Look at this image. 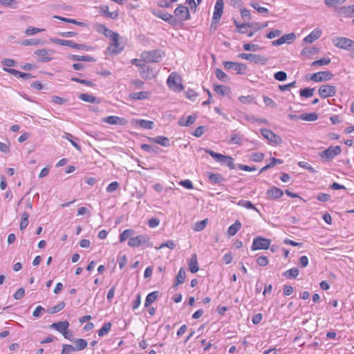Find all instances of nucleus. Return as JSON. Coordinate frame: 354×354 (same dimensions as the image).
<instances>
[{"label": "nucleus", "mask_w": 354, "mask_h": 354, "mask_svg": "<svg viewBox=\"0 0 354 354\" xmlns=\"http://www.w3.org/2000/svg\"><path fill=\"white\" fill-rule=\"evenodd\" d=\"M73 351H75L73 346L70 344H64L62 346L61 354H71Z\"/></svg>", "instance_id": "61"}, {"label": "nucleus", "mask_w": 354, "mask_h": 354, "mask_svg": "<svg viewBox=\"0 0 354 354\" xmlns=\"http://www.w3.org/2000/svg\"><path fill=\"white\" fill-rule=\"evenodd\" d=\"M223 8H224L223 0H216L215 6H214L212 19V24L218 23V21L221 19V17L223 15Z\"/></svg>", "instance_id": "9"}, {"label": "nucleus", "mask_w": 354, "mask_h": 354, "mask_svg": "<svg viewBox=\"0 0 354 354\" xmlns=\"http://www.w3.org/2000/svg\"><path fill=\"white\" fill-rule=\"evenodd\" d=\"M0 3L6 7L16 8L17 1L15 0H0Z\"/></svg>", "instance_id": "55"}, {"label": "nucleus", "mask_w": 354, "mask_h": 354, "mask_svg": "<svg viewBox=\"0 0 354 354\" xmlns=\"http://www.w3.org/2000/svg\"><path fill=\"white\" fill-rule=\"evenodd\" d=\"M71 59L76 61H83V62H92L93 58L89 55H73L71 57Z\"/></svg>", "instance_id": "50"}, {"label": "nucleus", "mask_w": 354, "mask_h": 354, "mask_svg": "<svg viewBox=\"0 0 354 354\" xmlns=\"http://www.w3.org/2000/svg\"><path fill=\"white\" fill-rule=\"evenodd\" d=\"M317 51H318V49L315 47H311V48L306 47V48H304L301 50V53L302 55L308 56V55H313V54L316 53Z\"/></svg>", "instance_id": "54"}, {"label": "nucleus", "mask_w": 354, "mask_h": 354, "mask_svg": "<svg viewBox=\"0 0 354 354\" xmlns=\"http://www.w3.org/2000/svg\"><path fill=\"white\" fill-rule=\"evenodd\" d=\"M185 96L187 99L192 101H195L198 97V94L195 91L192 89H188L185 93Z\"/></svg>", "instance_id": "58"}, {"label": "nucleus", "mask_w": 354, "mask_h": 354, "mask_svg": "<svg viewBox=\"0 0 354 354\" xmlns=\"http://www.w3.org/2000/svg\"><path fill=\"white\" fill-rule=\"evenodd\" d=\"M341 151L342 150L339 146L330 147L327 149L321 151L319 156L322 158L330 160L339 155Z\"/></svg>", "instance_id": "13"}, {"label": "nucleus", "mask_w": 354, "mask_h": 354, "mask_svg": "<svg viewBox=\"0 0 354 354\" xmlns=\"http://www.w3.org/2000/svg\"><path fill=\"white\" fill-rule=\"evenodd\" d=\"M254 98L252 95L243 96L241 95L239 97V101L244 104H250L252 102Z\"/></svg>", "instance_id": "59"}, {"label": "nucleus", "mask_w": 354, "mask_h": 354, "mask_svg": "<svg viewBox=\"0 0 354 354\" xmlns=\"http://www.w3.org/2000/svg\"><path fill=\"white\" fill-rule=\"evenodd\" d=\"M206 152L211 157H212L217 162L227 166L230 169H235L234 159L232 157L224 156L223 154L214 152V151L209 149L206 150Z\"/></svg>", "instance_id": "1"}, {"label": "nucleus", "mask_w": 354, "mask_h": 354, "mask_svg": "<svg viewBox=\"0 0 354 354\" xmlns=\"http://www.w3.org/2000/svg\"><path fill=\"white\" fill-rule=\"evenodd\" d=\"M155 15L162 20L171 24H174L176 23L175 17L166 12L164 11H158V12L155 13Z\"/></svg>", "instance_id": "23"}, {"label": "nucleus", "mask_w": 354, "mask_h": 354, "mask_svg": "<svg viewBox=\"0 0 354 354\" xmlns=\"http://www.w3.org/2000/svg\"><path fill=\"white\" fill-rule=\"evenodd\" d=\"M330 59L329 57H322L320 59L314 61L312 62L311 66H322V65H327L330 64Z\"/></svg>", "instance_id": "48"}, {"label": "nucleus", "mask_w": 354, "mask_h": 354, "mask_svg": "<svg viewBox=\"0 0 354 354\" xmlns=\"http://www.w3.org/2000/svg\"><path fill=\"white\" fill-rule=\"evenodd\" d=\"M111 328V324L110 322L105 323L102 327L98 330V335L100 337H103L106 334H107Z\"/></svg>", "instance_id": "45"}, {"label": "nucleus", "mask_w": 354, "mask_h": 354, "mask_svg": "<svg viewBox=\"0 0 354 354\" xmlns=\"http://www.w3.org/2000/svg\"><path fill=\"white\" fill-rule=\"evenodd\" d=\"M206 225H207L206 219L201 221H198L195 223L193 229L196 232H200L205 227Z\"/></svg>", "instance_id": "53"}, {"label": "nucleus", "mask_w": 354, "mask_h": 354, "mask_svg": "<svg viewBox=\"0 0 354 354\" xmlns=\"http://www.w3.org/2000/svg\"><path fill=\"white\" fill-rule=\"evenodd\" d=\"M174 14L175 16L182 21L189 20L191 18L189 8L182 4L178 5L175 9Z\"/></svg>", "instance_id": "10"}, {"label": "nucleus", "mask_w": 354, "mask_h": 354, "mask_svg": "<svg viewBox=\"0 0 354 354\" xmlns=\"http://www.w3.org/2000/svg\"><path fill=\"white\" fill-rule=\"evenodd\" d=\"M238 205L248 209L257 210L255 206L249 201L241 200L239 201Z\"/></svg>", "instance_id": "49"}, {"label": "nucleus", "mask_w": 354, "mask_h": 354, "mask_svg": "<svg viewBox=\"0 0 354 354\" xmlns=\"http://www.w3.org/2000/svg\"><path fill=\"white\" fill-rule=\"evenodd\" d=\"M262 136L267 139L271 145H277L281 142V138L268 129H262L261 130Z\"/></svg>", "instance_id": "11"}, {"label": "nucleus", "mask_w": 354, "mask_h": 354, "mask_svg": "<svg viewBox=\"0 0 354 354\" xmlns=\"http://www.w3.org/2000/svg\"><path fill=\"white\" fill-rule=\"evenodd\" d=\"M196 120V115H190L187 118H181L178 121V124L181 127H189Z\"/></svg>", "instance_id": "27"}, {"label": "nucleus", "mask_w": 354, "mask_h": 354, "mask_svg": "<svg viewBox=\"0 0 354 354\" xmlns=\"http://www.w3.org/2000/svg\"><path fill=\"white\" fill-rule=\"evenodd\" d=\"M21 44L23 46H37L43 44L44 41L40 39H27L23 40Z\"/></svg>", "instance_id": "40"}, {"label": "nucleus", "mask_w": 354, "mask_h": 354, "mask_svg": "<svg viewBox=\"0 0 354 354\" xmlns=\"http://www.w3.org/2000/svg\"><path fill=\"white\" fill-rule=\"evenodd\" d=\"M158 295V292L153 291L147 295L145 301V306L149 307L153 302L156 301Z\"/></svg>", "instance_id": "37"}, {"label": "nucleus", "mask_w": 354, "mask_h": 354, "mask_svg": "<svg viewBox=\"0 0 354 354\" xmlns=\"http://www.w3.org/2000/svg\"><path fill=\"white\" fill-rule=\"evenodd\" d=\"M134 234V232L133 230L127 229L124 230L121 234L120 235V241L124 242L126 241L128 238L130 239V237H132L131 236Z\"/></svg>", "instance_id": "44"}, {"label": "nucleus", "mask_w": 354, "mask_h": 354, "mask_svg": "<svg viewBox=\"0 0 354 354\" xmlns=\"http://www.w3.org/2000/svg\"><path fill=\"white\" fill-rule=\"evenodd\" d=\"M208 179L213 185L220 184L224 180L223 176L219 174H209L208 175Z\"/></svg>", "instance_id": "31"}, {"label": "nucleus", "mask_w": 354, "mask_h": 354, "mask_svg": "<svg viewBox=\"0 0 354 354\" xmlns=\"http://www.w3.org/2000/svg\"><path fill=\"white\" fill-rule=\"evenodd\" d=\"M281 39H283V42L284 44L287 43V44H290L292 43L296 38L295 37V35L294 33H290V34H286L282 37H281Z\"/></svg>", "instance_id": "60"}, {"label": "nucleus", "mask_w": 354, "mask_h": 354, "mask_svg": "<svg viewBox=\"0 0 354 354\" xmlns=\"http://www.w3.org/2000/svg\"><path fill=\"white\" fill-rule=\"evenodd\" d=\"M74 348L75 351H82L84 350L88 345V342L84 339H77L74 341Z\"/></svg>", "instance_id": "30"}, {"label": "nucleus", "mask_w": 354, "mask_h": 354, "mask_svg": "<svg viewBox=\"0 0 354 354\" xmlns=\"http://www.w3.org/2000/svg\"><path fill=\"white\" fill-rule=\"evenodd\" d=\"M333 77V75L330 71H321L313 73L310 77V80L315 82H320L330 80Z\"/></svg>", "instance_id": "15"}, {"label": "nucleus", "mask_w": 354, "mask_h": 354, "mask_svg": "<svg viewBox=\"0 0 354 354\" xmlns=\"http://www.w3.org/2000/svg\"><path fill=\"white\" fill-rule=\"evenodd\" d=\"M227 89V87L225 86H223V85L215 86L214 88V91L217 94L223 95V96L225 95Z\"/></svg>", "instance_id": "64"}, {"label": "nucleus", "mask_w": 354, "mask_h": 354, "mask_svg": "<svg viewBox=\"0 0 354 354\" xmlns=\"http://www.w3.org/2000/svg\"><path fill=\"white\" fill-rule=\"evenodd\" d=\"M120 35L117 32H115L113 35H112L109 39L111 41V43L108 47V50L111 53H120L123 50V46L119 42Z\"/></svg>", "instance_id": "8"}, {"label": "nucleus", "mask_w": 354, "mask_h": 354, "mask_svg": "<svg viewBox=\"0 0 354 354\" xmlns=\"http://www.w3.org/2000/svg\"><path fill=\"white\" fill-rule=\"evenodd\" d=\"M314 91H315L314 88H305L301 89L299 91V93H300L301 96L308 98V97H310L311 96H313Z\"/></svg>", "instance_id": "46"}, {"label": "nucleus", "mask_w": 354, "mask_h": 354, "mask_svg": "<svg viewBox=\"0 0 354 354\" xmlns=\"http://www.w3.org/2000/svg\"><path fill=\"white\" fill-rule=\"evenodd\" d=\"M119 183L116 181H113L107 187H106V192L108 193H112L116 191L119 188Z\"/></svg>", "instance_id": "57"}, {"label": "nucleus", "mask_w": 354, "mask_h": 354, "mask_svg": "<svg viewBox=\"0 0 354 354\" xmlns=\"http://www.w3.org/2000/svg\"><path fill=\"white\" fill-rule=\"evenodd\" d=\"M271 240L262 236H257L253 239L251 250L252 251L259 250H267L269 248Z\"/></svg>", "instance_id": "6"}, {"label": "nucleus", "mask_w": 354, "mask_h": 354, "mask_svg": "<svg viewBox=\"0 0 354 354\" xmlns=\"http://www.w3.org/2000/svg\"><path fill=\"white\" fill-rule=\"evenodd\" d=\"M266 194L268 197L270 198L278 199L283 196V192L279 187H272L271 188L267 190Z\"/></svg>", "instance_id": "21"}, {"label": "nucleus", "mask_w": 354, "mask_h": 354, "mask_svg": "<svg viewBox=\"0 0 354 354\" xmlns=\"http://www.w3.org/2000/svg\"><path fill=\"white\" fill-rule=\"evenodd\" d=\"M238 57L242 59L250 61L252 63L257 64L264 65L267 63L268 59L264 56L252 53H240Z\"/></svg>", "instance_id": "5"}, {"label": "nucleus", "mask_w": 354, "mask_h": 354, "mask_svg": "<svg viewBox=\"0 0 354 354\" xmlns=\"http://www.w3.org/2000/svg\"><path fill=\"white\" fill-rule=\"evenodd\" d=\"M298 165L301 168L308 170L311 173L316 172V171L314 169V168L307 162L300 161V162H299Z\"/></svg>", "instance_id": "62"}, {"label": "nucleus", "mask_w": 354, "mask_h": 354, "mask_svg": "<svg viewBox=\"0 0 354 354\" xmlns=\"http://www.w3.org/2000/svg\"><path fill=\"white\" fill-rule=\"evenodd\" d=\"M243 48L246 51L256 52L259 50L261 48L258 44H245L243 45Z\"/></svg>", "instance_id": "47"}, {"label": "nucleus", "mask_w": 354, "mask_h": 354, "mask_svg": "<svg viewBox=\"0 0 354 354\" xmlns=\"http://www.w3.org/2000/svg\"><path fill=\"white\" fill-rule=\"evenodd\" d=\"M128 245L132 248L140 246L148 248L151 247L152 243L150 241V238L147 235L140 234L136 236L130 237Z\"/></svg>", "instance_id": "2"}, {"label": "nucleus", "mask_w": 354, "mask_h": 354, "mask_svg": "<svg viewBox=\"0 0 354 354\" xmlns=\"http://www.w3.org/2000/svg\"><path fill=\"white\" fill-rule=\"evenodd\" d=\"M352 9V5L348 6H343L339 8V13L345 17H352L353 15Z\"/></svg>", "instance_id": "35"}, {"label": "nucleus", "mask_w": 354, "mask_h": 354, "mask_svg": "<svg viewBox=\"0 0 354 354\" xmlns=\"http://www.w3.org/2000/svg\"><path fill=\"white\" fill-rule=\"evenodd\" d=\"M150 92L149 91H140L136 93H132L129 94V97L134 100H141L149 98Z\"/></svg>", "instance_id": "26"}, {"label": "nucleus", "mask_w": 354, "mask_h": 354, "mask_svg": "<svg viewBox=\"0 0 354 354\" xmlns=\"http://www.w3.org/2000/svg\"><path fill=\"white\" fill-rule=\"evenodd\" d=\"M337 91L336 87L332 85H323L319 89V95L322 98L333 97Z\"/></svg>", "instance_id": "14"}, {"label": "nucleus", "mask_w": 354, "mask_h": 354, "mask_svg": "<svg viewBox=\"0 0 354 354\" xmlns=\"http://www.w3.org/2000/svg\"><path fill=\"white\" fill-rule=\"evenodd\" d=\"M223 66L228 70H233L236 71L237 74H243V71L246 69V66L242 63L224 62Z\"/></svg>", "instance_id": "16"}, {"label": "nucleus", "mask_w": 354, "mask_h": 354, "mask_svg": "<svg viewBox=\"0 0 354 354\" xmlns=\"http://www.w3.org/2000/svg\"><path fill=\"white\" fill-rule=\"evenodd\" d=\"M332 43L335 47L338 48L348 50V49H350L351 45L353 44V40L344 37H335L332 38Z\"/></svg>", "instance_id": "7"}, {"label": "nucleus", "mask_w": 354, "mask_h": 354, "mask_svg": "<svg viewBox=\"0 0 354 354\" xmlns=\"http://www.w3.org/2000/svg\"><path fill=\"white\" fill-rule=\"evenodd\" d=\"M243 136L240 133H232L229 141L232 145H240L243 140Z\"/></svg>", "instance_id": "33"}, {"label": "nucleus", "mask_w": 354, "mask_h": 354, "mask_svg": "<svg viewBox=\"0 0 354 354\" xmlns=\"http://www.w3.org/2000/svg\"><path fill=\"white\" fill-rule=\"evenodd\" d=\"M149 140L153 142L158 144L162 147H169V140L168 138L160 136H156L153 138H149Z\"/></svg>", "instance_id": "24"}, {"label": "nucleus", "mask_w": 354, "mask_h": 354, "mask_svg": "<svg viewBox=\"0 0 354 354\" xmlns=\"http://www.w3.org/2000/svg\"><path fill=\"white\" fill-rule=\"evenodd\" d=\"M35 54L38 56L39 61L42 62H48L52 59L50 51L44 48L36 50Z\"/></svg>", "instance_id": "19"}, {"label": "nucleus", "mask_w": 354, "mask_h": 354, "mask_svg": "<svg viewBox=\"0 0 354 354\" xmlns=\"http://www.w3.org/2000/svg\"><path fill=\"white\" fill-rule=\"evenodd\" d=\"M63 138L68 140L74 147L78 150H80V146L75 140H73V136L71 133H65L63 136Z\"/></svg>", "instance_id": "52"}, {"label": "nucleus", "mask_w": 354, "mask_h": 354, "mask_svg": "<svg viewBox=\"0 0 354 354\" xmlns=\"http://www.w3.org/2000/svg\"><path fill=\"white\" fill-rule=\"evenodd\" d=\"M28 218H29V214L24 212L21 214V219L19 225V227L21 230H24L26 229L28 225Z\"/></svg>", "instance_id": "41"}, {"label": "nucleus", "mask_w": 354, "mask_h": 354, "mask_svg": "<svg viewBox=\"0 0 354 354\" xmlns=\"http://www.w3.org/2000/svg\"><path fill=\"white\" fill-rule=\"evenodd\" d=\"M168 86L174 91L180 92L183 89L180 77L176 72L171 73L167 80Z\"/></svg>", "instance_id": "3"}, {"label": "nucleus", "mask_w": 354, "mask_h": 354, "mask_svg": "<svg viewBox=\"0 0 354 354\" xmlns=\"http://www.w3.org/2000/svg\"><path fill=\"white\" fill-rule=\"evenodd\" d=\"M164 56L161 50L145 51L142 53V58L145 62H159Z\"/></svg>", "instance_id": "4"}, {"label": "nucleus", "mask_w": 354, "mask_h": 354, "mask_svg": "<svg viewBox=\"0 0 354 354\" xmlns=\"http://www.w3.org/2000/svg\"><path fill=\"white\" fill-rule=\"evenodd\" d=\"M215 73H216V77L219 80H221L223 82H226L227 76L221 69H219V68L216 69Z\"/></svg>", "instance_id": "63"}, {"label": "nucleus", "mask_w": 354, "mask_h": 354, "mask_svg": "<svg viewBox=\"0 0 354 354\" xmlns=\"http://www.w3.org/2000/svg\"><path fill=\"white\" fill-rule=\"evenodd\" d=\"M66 304L64 301L59 302L56 306L49 308L47 312L50 314H55L61 311L64 307Z\"/></svg>", "instance_id": "42"}, {"label": "nucleus", "mask_w": 354, "mask_h": 354, "mask_svg": "<svg viewBox=\"0 0 354 354\" xmlns=\"http://www.w3.org/2000/svg\"><path fill=\"white\" fill-rule=\"evenodd\" d=\"M322 33V30L319 28H317L314 29L308 35L304 37L303 41L306 44H312L321 37Z\"/></svg>", "instance_id": "18"}, {"label": "nucleus", "mask_w": 354, "mask_h": 354, "mask_svg": "<svg viewBox=\"0 0 354 354\" xmlns=\"http://www.w3.org/2000/svg\"><path fill=\"white\" fill-rule=\"evenodd\" d=\"M318 119V115L315 113H303L299 115V120L313 122Z\"/></svg>", "instance_id": "36"}, {"label": "nucleus", "mask_w": 354, "mask_h": 354, "mask_svg": "<svg viewBox=\"0 0 354 354\" xmlns=\"http://www.w3.org/2000/svg\"><path fill=\"white\" fill-rule=\"evenodd\" d=\"M100 12L106 17L115 19L118 17V12H109V7L105 6L100 8Z\"/></svg>", "instance_id": "38"}, {"label": "nucleus", "mask_w": 354, "mask_h": 354, "mask_svg": "<svg viewBox=\"0 0 354 354\" xmlns=\"http://www.w3.org/2000/svg\"><path fill=\"white\" fill-rule=\"evenodd\" d=\"M69 327V322L68 321H62L53 323L50 325L52 329L56 330L60 333H65Z\"/></svg>", "instance_id": "20"}, {"label": "nucleus", "mask_w": 354, "mask_h": 354, "mask_svg": "<svg viewBox=\"0 0 354 354\" xmlns=\"http://www.w3.org/2000/svg\"><path fill=\"white\" fill-rule=\"evenodd\" d=\"M79 99H80L81 100L84 101V102H90V103H93V104H98L100 102V100L95 97V96L92 95H90V94H87V93H82L79 95Z\"/></svg>", "instance_id": "28"}, {"label": "nucleus", "mask_w": 354, "mask_h": 354, "mask_svg": "<svg viewBox=\"0 0 354 354\" xmlns=\"http://www.w3.org/2000/svg\"><path fill=\"white\" fill-rule=\"evenodd\" d=\"M189 269L192 273H196L198 271L199 267L196 254L192 255L191 259L188 261Z\"/></svg>", "instance_id": "25"}, {"label": "nucleus", "mask_w": 354, "mask_h": 354, "mask_svg": "<svg viewBox=\"0 0 354 354\" xmlns=\"http://www.w3.org/2000/svg\"><path fill=\"white\" fill-rule=\"evenodd\" d=\"M299 274V270L297 268H292L285 271L283 276L287 279H295Z\"/></svg>", "instance_id": "32"}, {"label": "nucleus", "mask_w": 354, "mask_h": 354, "mask_svg": "<svg viewBox=\"0 0 354 354\" xmlns=\"http://www.w3.org/2000/svg\"><path fill=\"white\" fill-rule=\"evenodd\" d=\"M96 30L98 32L103 33L104 35V36L109 39L115 33V32L109 29L104 25H102V24H98L97 26Z\"/></svg>", "instance_id": "29"}, {"label": "nucleus", "mask_w": 354, "mask_h": 354, "mask_svg": "<svg viewBox=\"0 0 354 354\" xmlns=\"http://www.w3.org/2000/svg\"><path fill=\"white\" fill-rule=\"evenodd\" d=\"M241 227V223L239 221H236L235 223L228 227L227 233L230 236H234L237 233Z\"/></svg>", "instance_id": "34"}, {"label": "nucleus", "mask_w": 354, "mask_h": 354, "mask_svg": "<svg viewBox=\"0 0 354 354\" xmlns=\"http://www.w3.org/2000/svg\"><path fill=\"white\" fill-rule=\"evenodd\" d=\"M102 121L109 124H115L124 126L127 124V120L124 118H120L115 115H111L102 119Z\"/></svg>", "instance_id": "17"}, {"label": "nucleus", "mask_w": 354, "mask_h": 354, "mask_svg": "<svg viewBox=\"0 0 354 354\" xmlns=\"http://www.w3.org/2000/svg\"><path fill=\"white\" fill-rule=\"evenodd\" d=\"M140 75L146 80H151L156 76V73L149 66L145 65L142 71H140Z\"/></svg>", "instance_id": "22"}, {"label": "nucleus", "mask_w": 354, "mask_h": 354, "mask_svg": "<svg viewBox=\"0 0 354 354\" xmlns=\"http://www.w3.org/2000/svg\"><path fill=\"white\" fill-rule=\"evenodd\" d=\"M185 279V270L183 268H180L176 276V285L183 283Z\"/></svg>", "instance_id": "43"}, {"label": "nucleus", "mask_w": 354, "mask_h": 354, "mask_svg": "<svg viewBox=\"0 0 354 354\" xmlns=\"http://www.w3.org/2000/svg\"><path fill=\"white\" fill-rule=\"evenodd\" d=\"M50 41L56 44L61 46H69L73 48L78 50L86 49V46L84 44H78L71 40L61 39L57 38H51Z\"/></svg>", "instance_id": "12"}, {"label": "nucleus", "mask_w": 354, "mask_h": 354, "mask_svg": "<svg viewBox=\"0 0 354 354\" xmlns=\"http://www.w3.org/2000/svg\"><path fill=\"white\" fill-rule=\"evenodd\" d=\"M43 28H39L35 27L29 26L26 28L25 33L26 35H33L41 31H44Z\"/></svg>", "instance_id": "51"}, {"label": "nucleus", "mask_w": 354, "mask_h": 354, "mask_svg": "<svg viewBox=\"0 0 354 354\" xmlns=\"http://www.w3.org/2000/svg\"><path fill=\"white\" fill-rule=\"evenodd\" d=\"M136 124H138L140 127L145 129H152L153 127V122L152 121L146 120H138L136 121Z\"/></svg>", "instance_id": "39"}, {"label": "nucleus", "mask_w": 354, "mask_h": 354, "mask_svg": "<svg viewBox=\"0 0 354 354\" xmlns=\"http://www.w3.org/2000/svg\"><path fill=\"white\" fill-rule=\"evenodd\" d=\"M346 0H324L325 4L328 7H335L338 4H342Z\"/></svg>", "instance_id": "56"}]
</instances>
